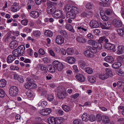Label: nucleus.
<instances>
[{
    "mask_svg": "<svg viewBox=\"0 0 124 124\" xmlns=\"http://www.w3.org/2000/svg\"><path fill=\"white\" fill-rule=\"evenodd\" d=\"M25 47L24 45H21L17 49L14 50L12 52V55L16 58L19 56H22L24 53Z\"/></svg>",
    "mask_w": 124,
    "mask_h": 124,
    "instance_id": "1",
    "label": "nucleus"
},
{
    "mask_svg": "<svg viewBox=\"0 0 124 124\" xmlns=\"http://www.w3.org/2000/svg\"><path fill=\"white\" fill-rule=\"evenodd\" d=\"M57 96L60 99H63L67 95L66 91L65 89L63 87H58L57 88Z\"/></svg>",
    "mask_w": 124,
    "mask_h": 124,
    "instance_id": "2",
    "label": "nucleus"
},
{
    "mask_svg": "<svg viewBox=\"0 0 124 124\" xmlns=\"http://www.w3.org/2000/svg\"><path fill=\"white\" fill-rule=\"evenodd\" d=\"M78 9L77 8L67 13L66 14V17L68 18L74 19L75 18L76 14L79 13Z\"/></svg>",
    "mask_w": 124,
    "mask_h": 124,
    "instance_id": "3",
    "label": "nucleus"
},
{
    "mask_svg": "<svg viewBox=\"0 0 124 124\" xmlns=\"http://www.w3.org/2000/svg\"><path fill=\"white\" fill-rule=\"evenodd\" d=\"M52 64L55 67L56 70L59 71H61L63 69L62 63L58 61H54L52 63Z\"/></svg>",
    "mask_w": 124,
    "mask_h": 124,
    "instance_id": "4",
    "label": "nucleus"
},
{
    "mask_svg": "<svg viewBox=\"0 0 124 124\" xmlns=\"http://www.w3.org/2000/svg\"><path fill=\"white\" fill-rule=\"evenodd\" d=\"M53 17L56 19H59L61 18L62 19H64L65 16L63 15L62 12L60 10H58L55 11L53 14Z\"/></svg>",
    "mask_w": 124,
    "mask_h": 124,
    "instance_id": "5",
    "label": "nucleus"
},
{
    "mask_svg": "<svg viewBox=\"0 0 124 124\" xmlns=\"http://www.w3.org/2000/svg\"><path fill=\"white\" fill-rule=\"evenodd\" d=\"M18 90L17 88L15 86H12L10 87L9 92L10 95L12 96H15L18 94Z\"/></svg>",
    "mask_w": 124,
    "mask_h": 124,
    "instance_id": "6",
    "label": "nucleus"
},
{
    "mask_svg": "<svg viewBox=\"0 0 124 124\" xmlns=\"http://www.w3.org/2000/svg\"><path fill=\"white\" fill-rule=\"evenodd\" d=\"M100 25L101 28L104 29H108L111 26V23L109 22H105L103 23H100Z\"/></svg>",
    "mask_w": 124,
    "mask_h": 124,
    "instance_id": "7",
    "label": "nucleus"
},
{
    "mask_svg": "<svg viewBox=\"0 0 124 124\" xmlns=\"http://www.w3.org/2000/svg\"><path fill=\"white\" fill-rule=\"evenodd\" d=\"M64 39L63 36L61 35H59L56 36L55 41L56 43L58 44L61 45L63 43Z\"/></svg>",
    "mask_w": 124,
    "mask_h": 124,
    "instance_id": "8",
    "label": "nucleus"
},
{
    "mask_svg": "<svg viewBox=\"0 0 124 124\" xmlns=\"http://www.w3.org/2000/svg\"><path fill=\"white\" fill-rule=\"evenodd\" d=\"M77 8L75 6H72L70 4L66 5L65 6V11L68 13L70 12L71 11H73V9Z\"/></svg>",
    "mask_w": 124,
    "mask_h": 124,
    "instance_id": "9",
    "label": "nucleus"
},
{
    "mask_svg": "<svg viewBox=\"0 0 124 124\" xmlns=\"http://www.w3.org/2000/svg\"><path fill=\"white\" fill-rule=\"evenodd\" d=\"M51 110L49 108L40 110L39 112L42 115L45 116L49 114L51 112Z\"/></svg>",
    "mask_w": 124,
    "mask_h": 124,
    "instance_id": "10",
    "label": "nucleus"
},
{
    "mask_svg": "<svg viewBox=\"0 0 124 124\" xmlns=\"http://www.w3.org/2000/svg\"><path fill=\"white\" fill-rule=\"evenodd\" d=\"M19 7L18 4L16 2L14 3L11 8V11L13 12H17L19 10Z\"/></svg>",
    "mask_w": 124,
    "mask_h": 124,
    "instance_id": "11",
    "label": "nucleus"
},
{
    "mask_svg": "<svg viewBox=\"0 0 124 124\" xmlns=\"http://www.w3.org/2000/svg\"><path fill=\"white\" fill-rule=\"evenodd\" d=\"M65 61L70 64L74 63L76 61L74 57L71 56H69L66 58Z\"/></svg>",
    "mask_w": 124,
    "mask_h": 124,
    "instance_id": "12",
    "label": "nucleus"
},
{
    "mask_svg": "<svg viewBox=\"0 0 124 124\" xmlns=\"http://www.w3.org/2000/svg\"><path fill=\"white\" fill-rule=\"evenodd\" d=\"M113 23L115 26L118 27H121L122 25V22L119 20L115 19H114Z\"/></svg>",
    "mask_w": 124,
    "mask_h": 124,
    "instance_id": "13",
    "label": "nucleus"
},
{
    "mask_svg": "<svg viewBox=\"0 0 124 124\" xmlns=\"http://www.w3.org/2000/svg\"><path fill=\"white\" fill-rule=\"evenodd\" d=\"M75 77L80 82H84L85 80V77L81 74H78Z\"/></svg>",
    "mask_w": 124,
    "mask_h": 124,
    "instance_id": "14",
    "label": "nucleus"
},
{
    "mask_svg": "<svg viewBox=\"0 0 124 124\" xmlns=\"http://www.w3.org/2000/svg\"><path fill=\"white\" fill-rule=\"evenodd\" d=\"M90 25L92 28H95L99 27V24L97 21H92L90 22Z\"/></svg>",
    "mask_w": 124,
    "mask_h": 124,
    "instance_id": "15",
    "label": "nucleus"
},
{
    "mask_svg": "<svg viewBox=\"0 0 124 124\" xmlns=\"http://www.w3.org/2000/svg\"><path fill=\"white\" fill-rule=\"evenodd\" d=\"M105 48L107 49L112 50L115 48V46L113 44L108 43L106 44L105 45Z\"/></svg>",
    "mask_w": 124,
    "mask_h": 124,
    "instance_id": "16",
    "label": "nucleus"
},
{
    "mask_svg": "<svg viewBox=\"0 0 124 124\" xmlns=\"http://www.w3.org/2000/svg\"><path fill=\"white\" fill-rule=\"evenodd\" d=\"M39 12L36 11H32L30 13V16L34 18H37L39 15Z\"/></svg>",
    "mask_w": 124,
    "mask_h": 124,
    "instance_id": "17",
    "label": "nucleus"
},
{
    "mask_svg": "<svg viewBox=\"0 0 124 124\" xmlns=\"http://www.w3.org/2000/svg\"><path fill=\"white\" fill-rule=\"evenodd\" d=\"M16 58L12 54L9 55L7 59V61L8 63H10L14 61Z\"/></svg>",
    "mask_w": 124,
    "mask_h": 124,
    "instance_id": "18",
    "label": "nucleus"
},
{
    "mask_svg": "<svg viewBox=\"0 0 124 124\" xmlns=\"http://www.w3.org/2000/svg\"><path fill=\"white\" fill-rule=\"evenodd\" d=\"M104 60L108 62L111 63L114 62V59L113 57L111 56H108L104 59Z\"/></svg>",
    "mask_w": 124,
    "mask_h": 124,
    "instance_id": "19",
    "label": "nucleus"
},
{
    "mask_svg": "<svg viewBox=\"0 0 124 124\" xmlns=\"http://www.w3.org/2000/svg\"><path fill=\"white\" fill-rule=\"evenodd\" d=\"M18 45L17 42L15 40L12 41L10 43L9 46L12 49H14Z\"/></svg>",
    "mask_w": 124,
    "mask_h": 124,
    "instance_id": "20",
    "label": "nucleus"
},
{
    "mask_svg": "<svg viewBox=\"0 0 124 124\" xmlns=\"http://www.w3.org/2000/svg\"><path fill=\"white\" fill-rule=\"evenodd\" d=\"M56 10V7L54 6L50 8H47L46 9L47 13L49 14H52L54 13Z\"/></svg>",
    "mask_w": 124,
    "mask_h": 124,
    "instance_id": "21",
    "label": "nucleus"
},
{
    "mask_svg": "<svg viewBox=\"0 0 124 124\" xmlns=\"http://www.w3.org/2000/svg\"><path fill=\"white\" fill-rule=\"evenodd\" d=\"M82 120L85 122H87L89 120V115L86 113H84L81 116Z\"/></svg>",
    "mask_w": 124,
    "mask_h": 124,
    "instance_id": "22",
    "label": "nucleus"
},
{
    "mask_svg": "<svg viewBox=\"0 0 124 124\" xmlns=\"http://www.w3.org/2000/svg\"><path fill=\"white\" fill-rule=\"evenodd\" d=\"M102 122V124H109L110 120L107 116H103Z\"/></svg>",
    "mask_w": 124,
    "mask_h": 124,
    "instance_id": "23",
    "label": "nucleus"
},
{
    "mask_svg": "<svg viewBox=\"0 0 124 124\" xmlns=\"http://www.w3.org/2000/svg\"><path fill=\"white\" fill-rule=\"evenodd\" d=\"M14 78L15 79H17L19 82L20 83H23L24 82V80L22 76H18L16 74L14 75Z\"/></svg>",
    "mask_w": 124,
    "mask_h": 124,
    "instance_id": "24",
    "label": "nucleus"
},
{
    "mask_svg": "<svg viewBox=\"0 0 124 124\" xmlns=\"http://www.w3.org/2000/svg\"><path fill=\"white\" fill-rule=\"evenodd\" d=\"M105 13L109 16H112L114 14L113 10L110 8H106L105 10Z\"/></svg>",
    "mask_w": 124,
    "mask_h": 124,
    "instance_id": "25",
    "label": "nucleus"
},
{
    "mask_svg": "<svg viewBox=\"0 0 124 124\" xmlns=\"http://www.w3.org/2000/svg\"><path fill=\"white\" fill-rule=\"evenodd\" d=\"M117 49L116 52L118 54H121L124 52V46H119L117 47Z\"/></svg>",
    "mask_w": 124,
    "mask_h": 124,
    "instance_id": "26",
    "label": "nucleus"
},
{
    "mask_svg": "<svg viewBox=\"0 0 124 124\" xmlns=\"http://www.w3.org/2000/svg\"><path fill=\"white\" fill-rule=\"evenodd\" d=\"M76 39L78 42L81 43H85L86 42V39L81 37H77Z\"/></svg>",
    "mask_w": 124,
    "mask_h": 124,
    "instance_id": "27",
    "label": "nucleus"
},
{
    "mask_svg": "<svg viewBox=\"0 0 124 124\" xmlns=\"http://www.w3.org/2000/svg\"><path fill=\"white\" fill-rule=\"evenodd\" d=\"M44 34L45 36L48 37H52L53 35L52 32L50 30H46L44 32Z\"/></svg>",
    "mask_w": 124,
    "mask_h": 124,
    "instance_id": "28",
    "label": "nucleus"
},
{
    "mask_svg": "<svg viewBox=\"0 0 124 124\" xmlns=\"http://www.w3.org/2000/svg\"><path fill=\"white\" fill-rule=\"evenodd\" d=\"M122 64L120 62H115L113 63L112 65V67L114 69H116L120 67Z\"/></svg>",
    "mask_w": 124,
    "mask_h": 124,
    "instance_id": "29",
    "label": "nucleus"
},
{
    "mask_svg": "<svg viewBox=\"0 0 124 124\" xmlns=\"http://www.w3.org/2000/svg\"><path fill=\"white\" fill-rule=\"evenodd\" d=\"M91 51L88 50H86L84 52V54L86 56L89 57H93V55L91 54Z\"/></svg>",
    "mask_w": 124,
    "mask_h": 124,
    "instance_id": "30",
    "label": "nucleus"
},
{
    "mask_svg": "<svg viewBox=\"0 0 124 124\" xmlns=\"http://www.w3.org/2000/svg\"><path fill=\"white\" fill-rule=\"evenodd\" d=\"M78 64L81 68L83 69L85 67L86 63L84 61L80 60L78 61Z\"/></svg>",
    "mask_w": 124,
    "mask_h": 124,
    "instance_id": "31",
    "label": "nucleus"
},
{
    "mask_svg": "<svg viewBox=\"0 0 124 124\" xmlns=\"http://www.w3.org/2000/svg\"><path fill=\"white\" fill-rule=\"evenodd\" d=\"M117 32L119 35L121 36H123L124 34V28L118 29L117 30Z\"/></svg>",
    "mask_w": 124,
    "mask_h": 124,
    "instance_id": "32",
    "label": "nucleus"
},
{
    "mask_svg": "<svg viewBox=\"0 0 124 124\" xmlns=\"http://www.w3.org/2000/svg\"><path fill=\"white\" fill-rule=\"evenodd\" d=\"M7 84L6 81L4 79L0 80V87L3 88Z\"/></svg>",
    "mask_w": 124,
    "mask_h": 124,
    "instance_id": "33",
    "label": "nucleus"
},
{
    "mask_svg": "<svg viewBox=\"0 0 124 124\" xmlns=\"http://www.w3.org/2000/svg\"><path fill=\"white\" fill-rule=\"evenodd\" d=\"M86 25L85 26L84 25L83 26H78L77 27V29L79 30L80 31H87V27L86 25Z\"/></svg>",
    "mask_w": 124,
    "mask_h": 124,
    "instance_id": "34",
    "label": "nucleus"
},
{
    "mask_svg": "<svg viewBox=\"0 0 124 124\" xmlns=\"http://www.w3.org/2000/svg\"><path fill=\"white\" fill-rule=\"evenodd\" d=\"M100 78L102 80L107 79L108 78V76L105 73H102L100 74L99 76Z\"/></svg>",
    "mask_w": 124,
    "mask_h": 124,
    "instance_id": "35",
    "label": "nucleus"
},
{
    "mask_svg": "<svg viewBox=\"0 0 124 124\" xmlns=\"http://www.w3.org/2000/svg\"><path fill=\"white\" fill-rule=\"evenodd\" d=\"M87 43L89 45H92V46H94L95 45L97 42L95 40L89 39L87 41Z\"/></svg>",
    "mask_w": 124,
    "mask_h": 124,
    "instance_id": "36",
    "label": "nucleus"
},
{
    "mask_svg": "<svg viewBox=\"0 0 124 124\" xmlns=\"http://www.w3.org/2000/svg\"><path fill=\"white\" fill-rule=\"evenodd\" d=\"M65 28L67 29L71 32L74 33L75 32L74 30L73 29V27L70 25H66L65 26Z\"/></svg>",
    "mask_w": 124,
    "mask_h": 124,
    "instance_id": "37",
    "label": "nucleus"
},
{
    "mask_svg": "<svg viewBox=\"0 0 124 124\" xmlns=\"http://www.w3.org/2000/svg\"><path fill=\"white\" fill-rule=\"evenodd\" d=\"M93 4L91 3H87L86 5V8L89 9H92L94 7Z\"/></svg>",
    "mask_w": 124,
    "mask_h": 124,
    "instance_id": "38",
    "label": "nucleus"
},
{
    "mask_svg": "<svg viewBox=\"0 0 124 124\" xmlns=\"http://www.w3.org/2000/svg\"><path fill=\"white\" fill-rule=\"evenodd\" d=\"M106 73L105 74L108 76V78L109 76L111 77L112 76V72L110 70V69L108 68H107L106 69Z\"/></svg>",
    "mask_w": 124,
    "mask_h": 124,
    "instance_id": "39",
    "label": "nucleus"
},
{
    "mask_svg": "<svg viewBox=\"0 0 124 124\" xmlns=\"http://www.w3.org/2000/svg\"><path fill=\"white\" fill-rule=\"evenodd\" d=\"M62 108L63 110L66 112H68L71 110L70 108L67 105H62Z\"/></svg>",
    "mask_w": 124,
    "mask_h": 124,
    "instance_id": "40",
    "label": "nucleus"
},
{
    "mask_svg": "<svg viewBox=\"0 0 124 124\" xmlns=\"http://www.w3.org/2000/svg\"><path fill=\"white\" fill-rule=\"evenodd\" d=\"M88 80L91 83H94L96 80V78L93 76H90L88 77Z\"/></svg>",
    "mask_w": 124,
    "mask_h": 124,
    "instance_id": "41",
    "label": "nucleus"
},
{
    "mask_svg": "<svg viewBox=\"0 0 124 124\" xmlns=\"http://www.w3.org/2000/svg\"><path fill=\"white\" fill-rule=\"evenodd\" d=\"M47 103L46 101H43L41 103H39L38 105L39 106H41L43 108H44L47 105Z\"/></svg>",
    "mask_w": 124,
    "mask_h": 124,
    "instance_id": "42",
    "label": "nucleus"
},
{
    "mask_svg": "<svg viewBox=\"0 0 124 124\" xmlns=\"http://www.w3.org/2000/svg\"><path fill=\"white\" fill-rule=\"evenodd\" d=\"M67 54L68 55H72L74 53V51L71 48H68L66 50Z\"/></svg>",
    "mask_w": 124,
    "mask_h": 124,
    "instance_id": "43",
    "label": "nucleus"
},
{
    "mask_svg": "<svg viewBox=\"0 0 124 124\" xmlns=\"http://www.w3.org/2000/svg\"><path fill=\"white\" fill-rule=\"evenodd\" d=\"M56 70L55 67L52 65V66H51L49 67V71L51 73H53Z\"/></svg>",
    "mask_w": 124,
    "mask_h": 124,
    "instance_id": "44",
    "label": "nucleus"
},
{
    "mask_svg": "<svg viewBox=\"0 0 124 124\" xmlns=\"http://www.w3.org/2000/svg\"><path fill=\"white\" fill-rule=\"evenodd\" d=\"M26 80L27 82L32 86V85L33 84L34 81V80L33 79H31L30 78H27L26 79Z\"/></svg>",
    "mask_w": 124,
    "mask_h": 124,
    "instance_id": "45",
    "label": "nucleus"
},
{
    "mask_svg": "<svg viewBox=\"0 0 124 124\" xmlns=\"http://www.w3.org/2000/svg\"><path fill=\"white\" fill-rule=\"evenodd\" d=\"M39 67L42 71H44V72L45 73H46L47 72V71L46 70V68L45 66L43 64H40L39 65Z\"/></svg>",
    "mask_w": 124,
    "mask_h": 124,
    "instance_id": "46",
    "label": "nucleus"
},
{
    "mask_svg": "<svg viewBox=\"0 0 124 124\" xmlns=\"http://www.w3.org/2000/svg\"><path fill=\"white\" fill-rule=\"evenodd\" d=\"M54 3V2H53L49 1H48L46 4L47 6H48L47 8H52L53 6Z\"/></svg>",
    "mask_w": 124,
    "mask_h": 124,
    "instance_id": "47",
    "label": "nucleus"
},
{
    "mask_svg": "<svg viewBox=\"0 0 124 124\" xmlns=\"http://www.w3.org/2000/svg\"><path fill=\"white\" fill-rule=\"evenodd\" d=\"M55 118L53 117H50L48 118V120L51 123V124H55Z\"/></svg>",
    "mask_w": 124,
    "mask_h": 124,
    "instance_id": "48",
    "label": "nucleus"
},
{
    "mask_svg": "<svg viewBox=\"0 0 124 124\" xmlns=\"http://www.w3.org/2000/svg\"><path fill=\"white\" fill-rule=\"evenodd\" d=\"M85 71L89 74H91L93 72L92 69L90 67H87L85 69Z\"/></svg>",
    "mask_w": 124,
    "mask_h": 124,
    "instance_id": "49",
    "label": "nucleus"
},
{
    "mask_svg": "<svg viewBox=\"0 0 124 124\" xmlns=\"http://www.w3.org/2000/svg\"><path fill=\"white\" fill-rule=\"evenodd\" d=\"M102 120V116L100 114H98L96 116V120L97 122H101Z\"/></svg>",
    "mask_w": 124,
    "mask_h": 124,
    "instance_id": "50",
    "label": "nucleus"
},
{
    "mask_svg": "<svg viewBox=\"0 0 124 124\" xmlns=\"http://www.w3.org/2000/svg\"><path fill=\"white\" fill-rule=\"evenodd\" d=\"M26 94L29 97H31L33 95V92L30 91H29L26 92Z\"/></svg>",
    "mask_w": 124,
    "mask_h": 124,
    "instance_id": "51",
    "label": "nucleus"
},
{
    "mask_svg": "<svg viewBox=\"0 0 124 124\" xmlns=\"http://www.w3.org/2000/svg\"><path fill=\"white\" fill-rule=\"evenodd\" d=\"M59 33L64 36L66 37L67 35V33L65 31L63 30H59Z\"/></svg>",
    "mask_w": 124,
    "mask_h": 124,
    "instance_id": "52",
    "label": "nucleus"
},
{
    "mask_svg": "<svg viewBox=\"0 0 124 124\" xmlns=\"http://www.w3.org/2000/svg\"><path fill=\"white\" fill-rule=\"evenodd\" d=\"M96 120L95 117L93 115H89V120L91 122H93Z\"/></svg>",
    "mask_w": 124,
    "mask_h": 124,
    "instance_id": "53",
    "label": "nucleus"
},
{
    "mask_svg": "<svg viewBox=\"0 0 124 124\" xmlns=\"http://www.w3.org/2000/svg\"><path fill=\"white\" fill-rule=\"evenodd\" d=\"M47 98L49 101H52L54 99V97L52 95L49 94L47 96Z\"/></svg>",
    "mask_w": 124,
    "mask_h": 124,
    "instance_id": "54",
    "label": "nucleus"
},
{
    "mask_svg": "<svg viewBox=\"0 0 124 124\" xmlns=\"http://www.w3.org/2000/svg\"><path fill=\"white\" fill-rule=\"evenodd\" d=\"M34 35L36 37L39 36L40 35V33L39 31H35L33 32Z\"/></svg>",
    "mask_w": 124,
    "mask_h": 124,
    "instance_id": "55",
    "label": "nucleus"
},
{
    "mask_svg": "<svg viewBox=\"0 0 124 124\" xmlns=\"http://www.w3.org/2000/svg\"><path fill=\"white\" fill-rule=\"evenodd\" d=\"M10 69L11 70H19V68L17 66H11L10 67Z\"/></svg>",
    "mask_w": 124,
    "mask_h": 124,
    "instance_id": "56",
    "label": "nucleus"
},
{
    "mask_svg": "<svg viewBox=\"0 0 124 124\" xmlns=\"http://www.w3.org/2000/svg\"><path fill=\"white\" fill-rule=\"evenodd\" d=\"M105 39V37L104 36L101 37L98 40V42L101 43L103 42L104 39Z\"/></svg>",
    "mask_w": 124,
    "mask_h": 124,
    "instance_id": "57",
    "label": "nucleus"
},
{
    "mask_svg": "<svg viewBox=\"0 0 124 124\" xmlns=\"http://www.w3.org/2000/svg\"><path fill=\"white\" fill-rule=\"evenodd\" d=\"M96 46V47L97 49H101L102 48V46L101 43L98 42L97 43Z\"/></svg>",
    "mask_w": 124,
    "mask_h": 124,
    "instance_id": "58",
    "label": "nucleus"
},
{
    "mask_svg": "<svg viewBox=\"0 0 124 124\" xmlns=\"http://www.w3.org/2000/svg\"><path fill=\"white\" fill-rule=\"evenodd\" d=\"M5 96V92L2 89H0V97L3 98Z\"/></svg>",
    "mask_w": 124,
    "mask_h": 124,
    "instance_id": "59",
    "label": "nucleus"
},
{
    "mask_svg": "<svg viewBox=\"0 0 124 124\" xmlns=\"http://www.w3.org/2000/svg\"><path fill=\"white\" fill-rule=\"evenodd\" d=\"M46 1V0H36L35 1L36 4L38 5L40 4L42 1L45 2Z\"/></svg>",
    "mask_w": 124,
    "mask_h": 124,
    "instance_id": "60",
    "label": "nucleus"
},
{
    "mask_svg": "<svg viewBox=\"0 0 124 124\" xmlns=\"http://www.w3.org/2000/svg\"><path fill=\"white\" fill-rule=\"evenodd\" d=\"M28 22L27 20H23L21 21V23L23 25H26L27 24Z\"/></svg>",
    "mask_w": 124,
    "mask_h": 124,
    "instance_id": "61",
    "label": "nucleus"
},
{
    "mask_svg": "<svg viewBox=\"0 0 124 124\" xmlns=\"http://www.w3.org/2000/svg\"><path fill=\"white\" fill-rule=\"evenodd\" d=\"M27 53L30 56H32L33 54L32 50L30 48L28 49L27 50Z\"/></svg>",
    "mask_w": 124,
    "mask_h": 124,
    "instance_id": "62",
    "label": "nucleus"
},
{
    "mask_svg": "<svg viewBox=\"0 0 124 124\" xmlns=\"http://www.w3.org/2000/svg\"><path fill=\"white\" fill-rule=\"evenodd\" d=\"M73 68L75 72L78 73L79 72V70L78 69V68L76 65H74L73 66Z\"/></svg>",
    "mask_w": 124,
    "mask_h": 124,
    "instance_id": "63",
    "label": "nucleus"
},
{
    "mask_svg": "<svg viewBox=\"0 0 124 124\" xmlns=\"http://www.w3.org/2000/svg\"><path fill=\"white\" fill-rule=\"evenodd\" d=\"M55 124H60L61 122L62 121L58 118H55Z\"/></svg>",
    "mask_w": 124,
    "mask_h": 124,
    "instance_id": "64",
    "label": "nucleus"
}]
</instances>
